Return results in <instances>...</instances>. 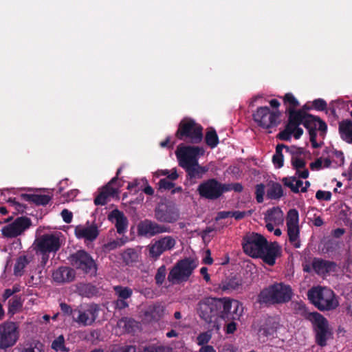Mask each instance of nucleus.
I'll list each match as a JSON object with an SVG mask.
<instances>
[{"label":"nucleus","instance_id":"nucleus-9","mask_svg":"<svg viewBox=\"0 0 352 352\" xmlns=\"http://www.w3.org/2000/svg\"><path fill=\"white\" fill-rule=\"evenodd\" d=\"M19 337V326L16 322L6 321L0 324V349L12 347Z\"/></svg>","mask_w":352,"mask_h":352},{"label":"nucleus","instance_id":"nucleus-36","mask_svg":"<svg viewBox=\"0 0 352 352\" xmlns=\"http://www.w3.org/2000/svg\"><path fill=\"white\" fill-rule=\"evenodd\" d=\"M289 241L295 248L300 247L299 226H287Z\"/></svg>","mask_w":352,"mask_h":352},{"label":"nucleus","instance_id":"nucleus-41","mask_svg":"<svg viewBox=\"0 0 352 352\" xmlns=\"http://www.w3.org/2000/svg\"><path fill=\"white\" fill-rule=\"evenodd\" d=\"M51 347L57 352L69 351V349L66 347L65 344V338L63 335L59 336L52 341Z\"/></svg>","mask_w":352,"mask_h":352},{"label":"nucleus","instance_id":"nucleus-51","mask_svg":"<svg viewBox=\"0 0 352 352\" xmlns=\"http://www.w3.org/2000/svg\"><path fill=\"white\" fill-rule=\"evenodd\" d=\"M166 276V267L164 265L160 266L157 271V273L155 276L156 284L158 285H161L165 279Z\"/></svg>","mask_w":352,"mask_h":352},{"label":"nucleus","instance_id":"nucleus-57","mask_svg":"<svg viewBox=\"0 0 352 352\" xmlns=\"http://www.w3.org/2000/svg\"><path fill=\"white\" fill-rule=\"evenodd\" d=\"M292 133L293 130L291 129V126L287 125L285 129L280 131L277 136L281 140L288 141L290 140Z\"/></svg>","mask_w":352,"mask_h":352},{"label":"nucleus","instance_id":"nucleus-37","mask_svg":"<svg viewBox=\"0 0 352 352\" xmlns=\"http://www.w3.org/2000/svg\"><path fill=\"white\" fill-rule=\"evenodd\" d=\"M30 259L26 255L20 256L17 258L14 266V274L21 276L23 274L24 268L30 263Z\"/></svg>","mask_w":352,"mask_h":352},{"label":"nucleus","instance_id":"nucleus-34","mask_svg":"<svg viewBox=\"0 0 352 352\" xmlns=\"http://www.w3.org/2000/svg\"><path fill=\"white\" fill-rule=\"evenodd\" d=\"M267 190V197L270 199H279L283 196V189L278 182H270L268 185Z\"/></svg>","mask_w":352,"mask_h":352},{"label":"nucleus","instance_id":"nucleus-45","mask_svg":"<svg viewBox=\"0 0 352 352\" xmlns=\"http://www.w3.org/2000/svg\"><path fill=\"white\" fill-rule=\"evenodd\" d=\"M324 111L328 116L329 121L331 122V124H332L333 122L338 119V116L336 113L333 102L329 104V107H327V109L324 110Z\"/></svg>","mask_w":352,"mask_h":352},{"label":"nucleus","instance_id":"nucleus-8","mask_svg":"<svg viewBox=\"0 0 352 352\" xmlns=\"http://www.w3.org/2000/svg\"><path fill=\"white\" fill-rule=\"evenodd\" d=\"M267 241L261 234L249 232L242 239L243 250L250 256L257 258L262 253V250L267 244Z\"/></svg>","mask_w":352,"mask_h":352},{"label":"nucleus","instance_id":"nucleus-29","mask_svg":"<svg viewBox=\"0 0 352 352\" xmlns=\"http://www.w3.org/2000/svg\"><path fill=\"white\" fill-rule=\"evenodd\" d=\"M186 172L187 177L189 179H201L208 171L207 166H201L199 162L182 166Z\"/></svg>","mask_w":352,"mask_h":352},{"label":"nucleus","instance_id":"nucleus-61","mask_svg":"<svg viewBox=\"0 0 352 352\" xmlns=\"http://www.w3.org/2000/svg\"><path fill=\"white\" fill-rule=\"evenodd\" d=\"M236 320H230L227 322H224V330L227 334H232L236 330Z\"/></svg>","mask_w":352,"mask_h":352},{"label":"nucleus","instance_id":"nucleus-5","mask_svg":"<svg viewBox=\"0 0 352 352\" xmlns=\"http://www.w3.org/2000/svg\"><path fill=\"white\" fill-rule=\"evenodd\" d=\"M197 265L198 261L190 257L179 260L170 270L168 280L172 283L187 281Z\"/></svg>","mask_w":352,"mask_h":352},{"label":"nucleus","instance_id":"nucleus-58","mask_svg":"<svg viewBox=\"0 0 352 352\" xmlns=\"http://www.w3.org/2000/svg\"><path fill=\"white\" fill-rule=\"evenodd\" d=\"M159 187L160 189H164L166 190H169L174 188L175 184L173 181L168 179V178H163L159 181Z\"/></svg>","mask_w":352,"mask_h":352},{"label":"nucleus","instance_id":"nucleus-15","mask_svg":"<svg viewBox=\"0 0 352 352\" xmlns=\"http://www.w3.org/2000/svg\"><path fill=\"white\" fill-rule=\"evenodd\" d=\"M176 240L172 236H164L148 245L149 256L154 261L157 260L165 252L175 248Z\"/></svg>","mask_w":352,"mask_h":352},{"label":"nucleus","instance_id":"nucleus-18","mask_svg":"<svg viewBox=\"0 0 352 352\" xmlns=\"http://www.w3.org/2000/svg\"><path fill=\"white\" fill-rule=\"evenodd\" d=\"M204 149L201 146H186L181 148L177 153L181 166L199 162V157L204 154Z\"/></svg>","mask_w":352,"mask_h":352},{"label":"nucleus","instance_id":"nucleus-16","mask_svg":"<svg viewBox=\"0 0 352 352\" xmlns=\"http://www.w3.org/2000/svg\"><path fill=\"white\" fill-rule=\"evenodd\" d=\"M36 252H56L60 248V239L53 234H44L35 241Z\"/></svg>","mask_w":352,"mask_h":352},{"label":"nucleus","instance_id":"nucleus-19","mask_svg":"<svg viewBox=\"0 0 352 352\" xmlns=\"http://www.w3.org/2000/svg\"><path fill=\"white\" fill-rule=\"evenodd\" d=\"M281 253V248L277 242L268 243L263 247L262 253L257 258H261L264 263L270 266H273L276 263V258Z\"/></svg>","mask_w":352,"mask_h":352},{"label":"nucleus","instance_id":"nucleus-20","mask_svg":"<svg viewBox=\"0 0 352 352\" xmlns=\"http://www.w3.org/2000/svg\"><path fill=\"white\" fill-rule=\"evenodd\" d=\"M318 125V130L320 132V135H325L327 131V125L320 117L308 113L304 120L303 126L308 130L309 135L311 132L317 133V126Z\"/></svg>","mask_w":352,"mask_h":352},{"label":"nucleus","instance_id":"nucleus-40","mask_svg":"<svg viewBox=\"0 0 352 352\" xmlns=\"http://www.w3.org/2000/svg\"><path fill=\"white\" fill-rule=\"evenodd\" d=\"M205 142L211 148H214L218 145L219 138L214 129L210 128L207 131L205 135Z\"/></svg>","mask_w":352,"mask_h":352},{"label":"nucleus","instance_id":"nucleus-21","mask_svg":"<svg viewBox=\"0 0 352 352\" xmlns=\"http://www.w3.org/2000/svg\"><path fill=\"white\" fill-rule=\"evenodd\" d=\"M311 265L314 272L319 275L334 272L337 267V264L334 261L318 258H314Z\"/></svg>","mask_w":352,"mask_h":352},{"label":"nucleus","instance_id":"nucleus-47","mask_svg":"<svg viewBox=\"0 0 352 352\" xmlns=\"http://www.w3.org/2000/svg\"><path fill=\"white\" fill-rule=\"evenodd\" d=\"M59 306L61 313L65 316H72L73 318V316L76 314V307L72 308L69 305L63 302H60Z\"/></svg>","mask_w":352,"mask_h":352},{"label":"nucleus","instance_id":"nucleus-27","mask_svg":"<svg viewBox=\"0 0 352 352\" xmlns=\"http://www.w3.org/2000/svg\"><path fill=\"white\" fill-rule=\"evenodd\" d=\"M286 113L288 114V123L287 125L289 126H299L303 124L307 113L303 109L296 110L293 108H287Z\"/></svg>","mask_w":352,"mask_h":352},{"label":"nucleus","instance_id":"nucleus-11","mask_svg":"<svg viewBox=\"0 0 352 352\" xmlns=\"http://www.w3.org/2000/svg\"><path fill=\"white\" fill-rule=\"evenodd\" d=\"M197 191L201 198L216 200L223 194V184L214 178L208 179L199 184Z\"/></svg>","mask_w":352,"mask_h":352},{"label":"nucleus","instance_id":"nucleus-17","mask_svg":"<svg viewBox=\"0 0 352 352\" xmlns=\"http://www.w3.org/2000/svg\"><path fill=\"white\" fill-rule=\"evenodd\" d=\"M32 224L31 219L27 217H17L14 221L4 226L1 232L6 238H16L20 236Z\"/></svg>","mask_w":352,"mask_h":352},{"label":"nucleus","instance_id":"nucleus-64","mask_svg":"<svg viewBox=\"0 0 352 352\" xmlns=\"http://www.w3.org/2000/svg\"><path fill=\"white\" fill-rule=\"evenodd\" d=\"M61 217L65 223H69L72 221L73 214L69 210L63 209L61 212Z\"/></svg>","mask_w":352,"mask_h":352},{"label":"nucleus","instance_id":"nucleus-22","mask_svg":"<svg viewBox=\"0 0 352 352\" xmlns=\"http://www.w3.org/2000/svg\"><path fill=\"white\" fill-rule=\"evenodd\" d=\"M75 234L78 239L93 241L98 237L99 230L98 226L95 223L89 226H78L75 228Z\"/></svg>","mask_w":352,"mask_h":352},{"label":"nucleus","instance_id":"nucleus-6","mask_svg":"<svg viewBox=\"0 0 352 352\" xmlns=\"http://www.w3.org/2000/svg\"><path fill=\"white\" fill-rule=\"evenodd\" d=\"M308 320L311 322L314 325L316 344L322 347L325 346L327 344V340L332 336L328 320L316 311L309 315Z\"/></svg>","mask_w":352,"mask_h":352},{"label":"nucleus","instance_id":"nucleus-24","mask_svg":"<svg viewBox=\"0 0 352 352\" xmlns=\"http://www.w3.org/2000/svg\"><path fill=\"white\" fill-rule=\"evenodd\" d=\"M113 183L109 182L100 190L99 194L94 199L96 206H104L107 203V199L110 197H113L117 194V189L113 187Z\"/></svg>","mask_w":352,"mask_h":352},{"label":"nucleus","instance_id":"nucleus-42","mask_svg":"<svg viewBox=\"0 0 352 352\" xmlns=\"http://www.w3.org/2000/svg\"><path fill=\"white\" fill-rule=\"evenodd\" d=\"M113 290L118 298L128 299L133 294V290L128 287L117 285L113 287Z\"/></svg>","mask_w":352,"mask_h":352},{"label":"nucleus","instance_id":"nucleus-62","mask_svg":"<svg viewBox=\"0 0 352 352\" xmlns=\"http://www.w3.org/2000/svg\"><path fill=\"white\" fill-rule=\"evenodd\" d=\"M272 162L276 168H280L283 167L284 164L283 155L274 154L272 157Z\"/></svg>","mask_w":352,"mask_h":352},{"label":"nucleus","instance_id":"nucleus-4","mask_svg":"<svg viewBox=\"0 0 352 352\" xmlns=\"http://www.w3.org/2000/svg\"><path fill=\"white\" fill-rule=\"evenodd\" d=\"M175 136L186 142L199 144L203 139V127L191 118H184L179 122Z\"/></svg>","mask_w":352,"mask_h":352},{"label":"nucleus","instance_id":"nucleus-35","mask_svg":"<svg viewBox=\"0 0 352 352\" xmlns=\"http://www.w3.org/2000/svg\"><path fill=\"white\" fill-rule=\"evenodd\" d=\"M23 304V300L22 299V297L21 296H14L8 301V314L10 315V316H14L15 314L18 313L21 309Z\"/></svg>","mask_w":352,"mask_h":352},{"label":"nucleus","instance_id":"nucleus-14","mask_svg":"<svg viewBox=\"0 0 352 352\" xmlns=\"http://www.w3.org/2000/svg\"><path fill=\"white\" fill-rule=\"evenodd\" d=\"M137 230L138 236L146 238H151L160 234L171 232L169 226L159 224L148 219L139 222L137 226Z\"/></svg>","mask_w":352,"mask_h":352},{"label":"nucleus","instance_id":"nucleus-48","mask_svg":"<svg viewBox=\"0 0 352 352\" xmlns=\"http://www.w3.org/2000/svg\"><path fill=\"white\" fill-rule=\"evenodd\" d=\"M81 292H82L83 294L87 297H91L98 293V289L91 284H86L82 286Z\"/></svg>","mask_w":352,"mask_h":352},{"label":"nucleus","instance_id":"nucleus-32","mask_svg":"<svg viewBox=\"0 0 352 352\" xmlns=\"http://www.w3.org/2000/svg\"><path fill=\"white\" fill-rule=\"evenodd\" d=\"M20 199L36 206H46L52 199V197L47 195L38 194H21Z\"/></svg>","mask_w":352,"mask_h":352},{"label":"nucleus","instance_id":"nucleus-55","mask_svg":"<svg viewBox=\"0 0 352 352\" xmlns=\"http://www.w3.org/2000/svg\"><path fill=\"white\" fill-rule=\"evenodd\" d=\"M327 103L324 99L318 98L312 102V108L317 111H324L327 109Z\"/></svg>","mask_w":352,"mask_h":352},{"label":"nucleus","instance_id":"nucleus-30","mask_svg":"<svg viewBox=\"0 0 352 352\" xmlns=\"http://www.w3.org/2000/svg\"><path fill=\"white\" fill-rule=\"evenodd\" d=\"M165 308L160 304L149 306L144 311V320L147 322L158 321L164 315Z\"/></svg>","mask_w":352,"mask_h":352},{"label":"nucleus","instance_id":"nucleus-54","mask_svg":"<svg viewBox=\"0 0 352 352\" xmlns=\"http://www.w3.org/2000/svg\"><path fill=\"white\" fill-rule=\"evenodd\" d=\"M295 181H296L295 177H284L283 179V182L285 186L289 188L293 192L298 193L300 190L295 187Z\"/></svg>","mask_w":352,"mask_h":352},{"label":"nucleus","instance_id":"nucleus-46","mask_svg":"<svg viewBox=\"0 0 352 352\" xmlns=\"http://www.w3.org/2000/svg\"><path fill=\"white\" fill-rule=\"evenodd\" d=\"M283 101L285 104L289 105L288 108H293V109L300 105L299 102L292 93H287L283 97Z\"/></svg>","mask_w":352,"mask_h":352},{"label":"nucleus","instance_id":"nucleus-52","mask_svg":"<svg viewBox=\"0 0 352 352\" xmlns=\"http://www.w3.org/2000/svg\"><path fill=\"white\" fill-rule=\"evenodd\" d=\"M265 195V185L263 184H257L255 186L256 200L258 204L263 202V196Z\"/></svg>","mask_w":352,"mask_h":352},{"label":"nucleus","instance_id":"nucleus-2","mask_svg":"<svg viewBox=\"0 0 352 352\" xmlns=\"http://www.w3.org/2000/svg\"><path fill=\"white\" fill-rule=\"evenodd\" d=\"M292 296L293 292L289 285L283 283H274L259 292L256 301L261 305L269 307L288 302Z\"/></svg>","mask_w":352,"mask_h":352},{"label":"nucleus","instance_id":"nucleus-12","mask_svg":"<svg viewBox=\"0 0 352 352\" xmlns=\"http://www.w3.org/2000/svg\"><path fill=\"white\" fill-rule=\"evenodd\" d=\"M280 113L278 110L271 111L268 107H260L253 113V120L263 129H270L278 124Z\"/></svg>","mask_w":352,"mask_h":352},{"label":"nucleus","instance_id":"nucleus-39","mask_svg":"<svg viewBox=\"0 0 352 352\" xmlns=\"http://www.w3.org/2000/svg\"><path fill=\"white\" fill-rule=\"evenodd\" d=\"M123 262L127 265H131L138 260V254L133 248H128L121 254Z\"/></svg>","mask_w":352,"mask_h":352},{"label":"nucleus","instance_id":"nucleus-1","mask_svg":"<svg viewBox=\"0 0 352 352\" xmlns=\"http://www.w3.org/2000/svg\"><path fill=\"white\" fill-rule=\"evenodd\" d=\"M197 314L209 324L211 330L219 331L222 322L230 320H239L243 313V304L230 298L208 297L200 300L197 305Z\"/></svg>","mask_w":352,"mask_h":352},{"label":"nucleus","instance_id":"nucleus-33","mask_svg":"<svg viewBox=\"0 0 352 352\" xmlns=\"http://www.w3.org/2000/svg\"><path fill=\"white\" fill-rule=\"evenodd\" d=\"M338 131L343 141L352 144V120L346 119L339 122Z\"/></svg>","mask_w":352,"mask_h":352},{"label":"nucleus","instance_id":"nucleus-43","mask_svg":"<svg viewBox=\"0 0 352 352\" xmlns=\"http://www.w3.org/2000/svg\"><path fill=\"white\" fill-rule=\"evenodd\" d=\"M287 226H298L299 214L296 209H290L286 218Z\"/></svg>","mask_w":352,"mask_h":352},{"label":"nucleus","instance_id":"nucleus-60","mask_svg":"<svg viewBox=\"0 0 352 352\" xmlns=\"http://www.w3.org/2000/svg\"><path fill=\"white\" fill-rule=\"evenodd\" d=\"M331 192L330 191H324L322 190H318L316 193V198L318 200H325L329 201L331 198Z\"/></svg>","mask_w":352,"mask_h":352},{"label":"nucleus","instance_id":"nucleus-31","mask_svg":"<svg viewBox=\"0 0 352 352\" xmlns=\"http://www.w3.org/2000/svg\"><path fill=\"white\" fill-rule=\"evenodd\" d=\"M243 280L240 276H231L221 281L219 284V288L225 292L231 293L233 291L238 290L242 285Z\"/></svg>","mask_w":352,"mask_h":352},{"label":"nucleus","instance_id":"nucleus-10","mask_svg":"<svg viewBox=\"0 0 352 352\" xmlns=\"http://www.w3.org/2000/svg\"><path fill=\"white\" fill-rule=\"evenodd\" d=\"M179 216L178 208L171 201L160 204L154 210V217L160 223H174Z\"/></svg>","mask_w":352,"mask_h":352},{"label":"nucleus","instance_id":"nucleus-44","mask_svg":"<svg viewBox=\"0 0 352 352\" xmlns=\"http://www.w3.org/2000/svg\"><path fill=\"white\" fill-rule=\"evenodd\" d=\"M140 352H172V349L162 345L151 344L143 347Z\"/></svg>","mask_w":352,"mask_h":352},{"label":"nucleus","instance_id":"nucleus-13","mask_svg":"<svg viewBox=\"0 0 352 352\" xmlns=\"http://www.w3.org/2000/svg\"><path fill=\"white\" fill-rule=\"evenodd\" d=\"M99 307L96 304L76 307V314L73 316V322L80 326L87 327L91 325L96 320Z\"/></svg>","mask_w":352,"mask_h":352},{"label":"nucleus","instance_id":"nucleus-49","mask_svg":"<svg viewBox=\"0 0 352 352\" xmlns=\"http://www.w3.org/2000/svg\"><path fill=\"white\" fill-rule=\"evenodd\" d=\"M294 309L296 311L297 314L302 316L307 320H308L309 315L314 313V312H309L305 305L301 302H296L294 305Z\"/></svg>","mask_w":352,"mask_h":352},{"label":"nucleus","instance_id":"nucleus-59","mask_svg":"<svg viewBox=\"0 0 352 352\" xmlns=\"http://www.w3.org/2000/svg\"><path fill=\"white\" fill-rule=\"evenodd\" d=\"M292 165L296 170H301L302 168H305L306 166V162L304 160L292 157Z\"/></svg>","mask_w":352,"mask_h":352},{"label":"nucleus","instance_id":"nucleus-56","mask_svg":"<svg viewBox=\"0 0 352 352\" xmlns=\"http://www.w3.org/2000/svg\"><path fill=\"white\" fill-rule=\"evenodd\" d=\"M211 339V335L208 332H204L199 334L197 338V344L199 346H205L207 345L209 341Z\"/></svg>","mask_w":352,"mask_h":352},{"label":"nucleus","instance_id":"nucleus-38","mask_svg":"<svg viewBox=\"0 0 352 352\" xmlns=\"http://www.w3.org/2000/svg\"><path fill=\"white\" fill-rule=\"evenodd\" d=\"M265 219L266 221H273L274 223L282 221L283 214L280 208L274 207L267 210Z\"/></svg>","mask_w":352,"mask_h":352},{"label":"nucleus","instance_id":"nucleus-25","mask_svg":"<svg viewBox=\"0 0 352 352\" xmlns=\"http://www.w3.org/2000/svg\"><path fill=\"white\" fill-rule=\"evenodd\" d=\"M279 327V320L276 317L268 316L261 324L258 332L265 337L273 336Z\"/></svg>","mask_w":352,"mask_h":352},{"label":"nucleus","instance_id":"nucleus-63","mask_svg":"<svg viewBox=\"0 0 352 352\" xmlns=\"http://www.w3.org/2000/svg\"><path fill=\"white\" fill-rule=\"evenodd\" d=\"M122 243H120L118 241L113 240L104 245V250L106 251H111L116 249L120 246Z\"/></svg>","mask_w":352,"mask_h":352},{"label":"nucleus","instance_id":"nucleus-23","mask_svg":"<svg viewBox=\"0 0 352 352\" xmlns=\"http://www.w3.org/2000/svg\"><path fill=\"white\" fill-rule=\"evenodd\" d=\"M75 271L69 267H60L53 272L52 276L55 282L58 283H69L75 278Z\"/></svg>","mask_w":352,"mask_h":352},{"label":"nucleus","instance_id":"nucleus-26","mask_svg":"<svg viewBox=\"0 0 352 352\" xmlns=\"http://www.w3.org/2000/svg\"><path fill=\"white\" fill-rule=\"evenodd\" d=\"M109 220H115V226L117 232L123 234L126 232L128 226V220L124 213L118 209L113 210L109 214Z\"/></svg>","mask_w":352,"mask_h":352},{"label":"nucleus","instance_id":"nucleus-28","mask_svg":"<svg viewBox=\"0 0 352 352\" xmlns=\"http://www.w3.org/2000/svg\"><path fill=\"white\" fill-rule=\"evenodd\" d=\"M118 327L122 333H135L141 327L139 322L130 317H122L118 321Z\"/></svg>","mask_w":352,"mask_h":352},{"label":"nucleus","instance_id":"nucleus-7","mask_svg":"<svg viewBox=\"0 0 352 352\" xmlns=\"http://www.w3.org/2000/svg\"><path fill=\"white\" fill-rule=\"evenodd\" d=\"M68 260L71 265L85 274L96 276L97 265L92 256L85 250H78L72 254Z\"/></svg>","mask_w":352,"mask_h":352},{"label":"nucleus","instance_id":"nucleus-50","mask_svg":"<svg viewBox=\"0 0 352 352\" xmlns=\"http://www.w3.org/2000/svg\"><path fill=\"white\" fill-rule=\"evenodd\" d=\"M243 190V186L240 183L223 184V193L230 190H234L236 192H241Z\"/></svg>","mask_w":352,"mask_h":352},{"label":"nucleus","instance_id":"nucleus-3","mask_svg":"<svg viewBox=\"0 0 352 352\" xmlns=\"http://www.w3.org/2000/svg\"><path fill=\"white\" fill-rule=\"evenodd\" d=\"M309 301L320 311H332L339 306L334 292L327 287H314L307 292Z\"/></svg>","mask_w":352,"mask_h":352},{"label":"nucleus","instance_id":"nucleus-53","mask_svg":"<svg viewBox=\"0 0 352 352\" xmlns=\"http://www.w3.org/2000/svg\"><path fill=\"white\" fill-rule=\"evenodd\" d=\"M111 352H136V347L133 345H116Z\"/></svg>","mask_w":352,"mask_h":352}]
</instances>
